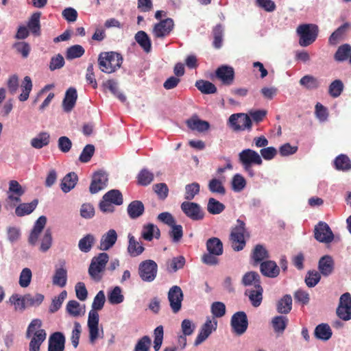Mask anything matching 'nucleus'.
Returning a JSON list of instances; mask_svg holds the SVG:
<instances>
[{
    "instance_id": "obj_15",
    "label": "nucleus",
    "mask_w": 351,
    "mask_h": 351,
    "mask_svg": "<svg viewBox=\"0 0 351 351\" xmlns=\"http://www.w3.org/2000/svg\"><path fill=\"white\" fill-rule=\"evenodd\" d=\"M183 298V293L180 287L175 285L170 288L168 292V300L170 307L174 313H177L180 311Z\"/></svg>"
},
{
    "instance_id": "obj_14",
    "label": "nucleus",
    "mask_w": 351,
    "mask_h": 351,
    "mask_svg": "<svg viewBox=\"0 0 351 351\" xmlns=\"http://www.w3.org/2000/svg\"><path fill=\"white\" fill-rule=\"evenodd\" d=\"M181 209L188 217L193 221H199L204 217V212L195 202H184L181 204Z\"/></svg>"
},
{
    "instance_id": "obj_20",
    "label": "nucleus",
    "mask_w": 351,
    "mask_h": 351,
    "mask_svg": "<svg viewBox=\"0 0 351 351\" xmlns=\"http://www.w3.org/2000/svg\"><path fill=\"white\" fill-rule=\"evenodd\" d=\"M260 269L262 274L269 278H276L280 274V268L273 261H265L261 263Z\"/></svg>"
},
{
    "instance_id": "obj_25",
    "label": "nucleus",
    "mask_w": 351,
    "mask_h": 351,
    "mask_svg": "<svg viewBox=\"0 0 351 351\" xmlns=\"http://www.w3.org/2000/svg\"><path fill=\"white\" fill-rule=\"evenodd\" d=\"M186 123L191 130H197L199 132L206 131L210 128V124L208 121L199 119L197 115H194L191 119L186 120Z\"/></svg>"
},
{
    "instance_id": "obj_24",
    "label": "nucleus",
    "mask_w": 351,
    "mask_h": 351,
    "mask_svg": "<svg viewBox=\"0 0 351 351\" xmlns=\"http://www.w3.org/2000/svg\"><path fill=\"white\" fill-rule=\"evenodd\" d=\"M77 98V90L75 88H69L65 93L62 101L63 108L65 112H70L74 108Z\"/></svg>"
},
{
    "instance_id": "obj_41",
    "label": "nucleus",
    "mask_w": 351,
    "mask_h": 351,
    "mask_svg": "<svg viewBox=\"0 0 351 351\" xmlns=\"http://www.w3.org/2000/svg\"><path fill=\"white\" fill-rule=\"evenodd\" d=\"M300 84L308 90H315L320 86V82L313 75H306L300 80Z\"/></svg>"
},
{
    "instance_id": "obj_46",
    "label": "nucleus",
    "mask_w": 351,
    "mask_h": 351,
    "mask_svg": "<svg viewBox=\"0 0 351 351\" xmlns=\"http://www.w3.org/2000/svg\"><path fill=\"white\" fill-rule=\"evenodd\" d=\"M335 167L337 170L348 171L351 169V161L345 154H340L334 160Z\"/></svg>"
},
{
    "instance_id": "obj_59",
    "label": "nucleus",
    "mask_w": 351,
    "mask_h": 351,
    "mask_svg": "<svg viewBox=\"0 0 351 351\" xmlns=\"http://www.w3.org/2000/svg\"><path fill=\"white\" fill-rule=\"evenodd\" d=\"M208 189L213 193H218L219 195H224L226 193V189L222 182L216 178L210 180Z\"/></svg>"
},
{
    "instance_id": "obj_17",
    "label": "nucleus",
    "mask_w": 351,
    "mask_h": 351,
    "mask_svg": "<svg viewBox=\"0 0 351 351\" xmlns=\"http://www.w3.org/2000/svg\"><path fill=\"white\" fill-rule=\"evenodd\" d=\"M215 76L223 85H231L234 80V69L228 65H222L215 71Z\"/></svg>"
},
{
    "instance_id": "obj_10",
    "label": "nucleus",
    "mask_w": 351,
    "mask_h": 351,
    "mask_svg": "<svg viewBox=\"0 0 351 351\" xmlns=\"http://www.w3.org/2000/svg\"><path fill=\"white\" fill-rule=\"evenodd\" d=\"M230 326L233 333L239 336L244 334L248 327L246 313L243 311L235 313L231 317Z\"/></svg>"
},
{
    "instance_id": "obj_3",
    "label": "nucleus",
    "mask_w": 351,
    "mask_h": 351,
    "mask_svg": "<svg viewBox=\"0 0 351 351\" xmlns=\"http://www.w3.org/2000/svg\"><path fill=\"white\" fill-rule=\"evenodd\" d=\"M41 324L40 319H35L31 322L27 327L26 337L29 338L31 334L33 333L29 344V351H40V346L46 339L47 333L44 329H40Z\"/></svg>"
},
{
    "instance_id": "obj_35",
    "label": "nucleus",
    "mask_w": 351,
    "mask_h": 351,
    "mask_svg": "<svg viewBox=\"0 0 351 351\" xmlns=\"http://www.w3.org/2000/svg\"><path fill=\"white\" fill-rule=\"evenodd\" d=\"M50 135L46 132H40L31 140V145L36 149H41L49 143Z\"/></svg>"
},
{
    "instance_id": "obj_8",
    "label": "nucleus",
    "mask_w": 351,
    "mask_h": 351,
    "mask_svg": "<svg viewBox=\"0 0 351 351\" xmlns=\"http://www.w3.org/2000/svg\"><path fill=\"white\" fill-rule=\"evenodd\" d=\"M229 123L234 131L251 130L252 123L249 115L245 113L232 114L229 118Z\"/></svg>"
},
{
    "instance_id": "obj_45",
    "label": "nucleus",
    "mask_w": 351,
    "mask_h": 351,
    "mask_svg": "<svg viewBox=\"0 0 351 351\" xmlns=\"http://www.w3.org/2000/svg\"><path fill=\"white\" fill-rule=\"evenodd\" d=\"M41 16V13L39 12H34L30 17L28 23L27 27L29 31L35 34L39 35L40 32V18Z\"/></svg>"
},
{
    "instance_id": "obj_23",
    "label": "nucleus",
    "mask_w": 351,
    "mask_h": 351,
    "mask_svg": "<svg viewBox=\"0 0 351 351\" xmlns=\"http://www.w3.org/2000/svg\"><path fill=\"white\" fill-rule=\"evenodd\" d=\"M263 289L261 285L245 291V295H248L249 300L254 307H258L261 305L263 300Z\"/></svg>"
},
{
    "instance_id": "obj_18",
    "label": "nucleus",
    "mask_w": 351,
    "mask_h": 351,
    "mask_svg": "<svg viewBox=\"0 0 351 351\" xmlns=\"http://www.w3.org/2000/svg\"><path fill=\"white\" fill-rule=\"evenodd\" d=\"M217 326V322H213L208 317L206 322L201 327L200 331L197 335L195 340V345L198 346L204 342L212 333L213 331L216 330Z\"/></svg>"
},
{
    "instance_id": "obj_9",
    "label": "nucleus",
    "mask_w": 351,
    "mask_h": 351,
    "mask_svg": "<svg viewBox=\"0 0 351 351\" xmlns=\"http://www.w3.org/2000/svg\"><path fill=\"white\" fill-rule=\"evenodd\" d=\"M158 265L152 260L142 261L138 266V274L142 280L152 282L156 277Z\"/></svg>"
},
{
    "instance_id": "obj_56",
    "label": "nucleus",
    "mask_w": 351,
    "mask_h": 351,
    "mask_svg": "<svg viewBox=\"0 0 351 351\" xmlns=\"http://www.w3.org/2000/svg\"><path fill=\"white\" fill-rule=\"evenodd\" d=\"M104 197L117 206L121 205L123 202L121 193L117 189L109 191L104 195Z\"/></svg>"
},
{
    "instance_id": "obj_11",
    "label": "nucleus",
    "mask_w": 351,
    "mask_h": 351,
    "mask_svg": "<svg viewBox=\"0 0 351 351\" xmlns=\"http://www.w3.org/2000/svg\"><path fill=\"white\" fill-rule=\"evenodd\" d=\"M314 237L320 243H330L334 240V234L326 222L319 221L314 228Z\"/></svg>"
},
{
    "instance_id": "obj_49",
    "label": "nucleus",
    "mask_w": 351,
    "mask_h": 351,
    "mask_svg": "<svg viewBox=\"0 0 351 351\" xmlns=\"http://www.w3.org/2000/svg\"><path fill=\"white\" fill-rule=\"evenodd\" d=\"M213 45L216 49H219L222 46L223 28L222 25L218 24L213 29Z\"/></svg>"
},
{
    "instance_id": "obj_57",
    "label": "nucleus",
    "mask_w": 351,
    "mask_h": 351,
    "mask_svg": "<svg viewBox=\"0 0 351 351\" xmlns=\"http://www.w3.org/2000/svg\"><path fill=\"white\" fill-rule=\"evenodd\" d=\"M44 298V295L41 293H36L34 295L30 293L25 295V300H26L27 307L39 306L43 302Z\"/></svg>"
},
{
    "instance_id": "obj_62",
    "label": "nucleus",
    "mask_w": 351,
    "mask_h": 351,
    "mask_svg": "<svg viewBox=\"0 0 351 351\" xmlns=\"http://www.w3.org/2000/svg\"><path fill=\"white\" fill-rule=\"evenodd\" d=\"M105 86L107 87L110 92L116 96L121 102L126 101V97L121 93L118 91V86L116 82L112 80H108L105 84Z\"/></svg>"
},
{
    "instance_id": "obj_7",
    "label": "nucleus",
    "mask_w": 351,
    "mask_h": 351,
    "mask_svg": "<svg viewBox=\"0 0 351 351\" xmlns=\"http://www.w3.org/2000/svg\"><path fill=\"white\" fill-rule=\"evenodd\" d=\"M239 161L243 169H247L253 165H261L263 160L259 154L251 149H245L239 154Z\"/></svg>"
},
{
    "instance_id": "obj_47",
    "label": "nucleus",
    "mask_w": 351,
    "mask_h": 351,
    "mask_svg": "<svg viewBox=\"0 0 351 351\" xmlns=\"http://www.w3.org/2000/svg\"><path fill=\"white\" fill-rule=\"evenodd\" d=\"M95 242V238L94 235L88 234L82 237L78 243L79 249L85 253L90 251L93 245Z\"/></svg>"
},
{
    "instance_id": "obj_43",
    "label": "nucleus",
    "mask_w": 351,
    "mask_h": 351,
    "mask_svg": "<svg viewBox=\"0 0 351 351\" xmlns=\"http://www.w3.org/2000/svg\"><path fill=\"white\" fill-rule=\"evenodd\" d=\"M242 284L244 286H255L261 285V278L259 274L256 271H249L244 274L242 278Z\"/></svg>"
},
{
    "instance_id": "obj_34",
    "label": "nucleus",
    "mask_w": 351,
    "mask_h": 351,
    "mask_svg": "<svg viewBox=\"0 0 351 351\" xmlns=\"http://www.w3.org/2000/svg\"><path fill=\"white\" fill-rule=\"evenodd\" d=\"M314 334L317 339L327 341L332 337V332L328 324H321L316 326Z\"/></svg>"
},
{
    "instance_id": "obj_26",
    "label": "nucleus",
    "mask_w": 351,
    "mask_h": 351,
    "mask_svg": "<svg viewBox=\"0 0 351 351\" xmlns=\"http://www.w3.org/2000/svg\"><path fill=\"white\" fill-rule=\"evenodd\" d=\"M128 252L132 257L141 255L145 250L142 243L136 240L135 237L132 234H128Z\"/></svg>"
},
{
    "instance_id": "obj_27",
    "label": "nucleus",
    "mask_w": 351,
    "mask_h": 351,
    "mask_svg": "<svg viewBox=\"0 0 351 351\" xmlns=\"http://www.w3.org/2000/svg\"><path fill=\"white\" fill-rule=\"evenodd\" d=\"M160 231L159 228L153 223H148L143 226L141 232V237L145 241H151L154 237L159 239Z\"/></svg>"
},
{
    "instance_id": "obj_48",
    "label": "nucleus",
    "mask_w": 351,
    "mask_h": 351,
    "mask_svg": "<svg viewBox=\"0 0 351 351\" xmlns=\"http://www.w3.org/2000/svg\"><path fill=\"white\" fill-rule=\"evenodd\" d=\"M225 205L217 201L213 197L208 199L207 204V210L212 215H218L222 213L225 209Z\"/></svg>"
},
{
    "instance_id": "obj_6",
    "label": "nucleus",
    "mask_w": 351,
    "mask_h": 351,
    "mask_svg": "<svg viewBox=\"0 0 351 351\" xmlns=\"http://www.w3.org/2000/svg\"><path fill=\"white\" fill-rule=\"evenodd\" d=\"M245 232L244 221L238 219L237 220V225L232 228L230 235V241L234 251H241L245 246L246 243L244 237Z\"/></svg>"
},
{
    "instance_id": "obj_39",
    "label": "nucleus",
    "mask_w": 351,
    "mask_h": 351,
    "mask_svg": "<svg viewBox=\"0 0 351 351\" xmlns=\"http://www.w3.org/2000/svg\"><path fill=\"white\" fill-rule=\"evenodd\" d=\"M67 282V271L64 267L56 269L53 276V285L60 287L66 286Z\"/></svg>"
},
{
    "instance_id": "obj_40",
    "label": "nucleus",
    "mask_w": 351,
    "mask_h": 351,
    "mask_svg": "<svg viewBox=\"0 0 351 351\" xmlns=\"http://www.w3.org/2000/svg\"><path fill=\"white\" fill-rule=\"evenodd\" d=\"M289 319L285 316L278 315L271 320V325L275 332L282 334L288 324Z\"/></svg>"
},
{
    "instance_id": "obj_19",
    "label": "nucleus",
    "mask_w": 351,
    "mask_h": 351,
    "mask_svg": "<svg viewBox=\"0 0 351 351\" xmlns=\"http://www.w3.org/2000/svg\"><path fill=\"white\" fill-rule=\"evenodd\" d=\"M65 337L60 332L53 333L49 339L48 351H64Z\"/></svg>"
},
{
    "instance_id": "obj_55",
    "label": "nucleus",
    "mask_w": 351,
    "mask_h": 351,
    "mask_svg": "<svg viewBox=\"0 0 351 351\" xmlns=\"http://www.w3.org/2000/svg\"><path fill=\"white\" fill-rule=\"evenodd\" d=\"M321 279V274L316 270H309L305 277V283L308 287L312 288L317 285Z\"/></svg>"
},
{
    "instance_id": "obj_5",
    "label": "nucleus",
    "mask_w": 351,
    "mask_h": 351,
    "mask_svg": "<svg viewBox=\"0 0 351 351\" xmlns=\"http://www.w3.org/2000/svg\"><path fill=\"white\" fill-rule=\"evenodd\" d=\"M300 36L299 44L302 47H307L316 39L318 34V27L314 24H303L297 28Z\"/></svg>"
},
{
    "instance_id": "obj_44",
    "label": "nucleus",
    "mask_w": 351,
    "mask_h": 351,
    "mask_svg": "<svg viewBox=\"0 0 351 351\" xmlns=\"http://www.w3.org/2000/svg\"><path fill=\"white\" fill-rule=\"evenodd\" d=\"M9 302L14 305L16 311H23L27 307L25 295L21 296L18 293L12 294L9 298Z\"/></svg>"
},
{
    "instance_id": "obj_64",
    "label": "nucleus",
    "mask_w": 351,
    "mask_h": 351,
    "mask_svg": "<svg viewBox=\"0 0 351 351\" xmlns=\"http://www.w3.org/2000/svg\"><path fill=\"white\" fill-rule=\"evenodd\" d=\"M150 345V338L147 335L143 336L137 341L134 351H149Z\"/></svg>"
},
{
    "instance_id": "obj_36",
    "label": "nucleus",
    "mask_w": 351,
    "mask_h": 351,
    "mask_svg": "<svg viewBox=\"0 0 351 351\" xmlns=\"http://www.w3.org/2000/svg\"><path fill=\"white\" fill-rule=\"evenodd\" d=\"M135 40L145 52L149 53L151 51V40L146 32L138 31L135 35Z\"/></svg>"
},
{
    "instance_id": "obj_37",
    "label": "nucleus",
    "mask_w": 351,
    "mask_h": 351,
    "mask_svg": "<svg viewBox=\"0 0 351 351\" xmlns=\"http://www.w3.org/2000/svg\"><path fill=\"white\" fill-rule=\"evenodd\" d=\"M267 258H269V253L266 248L263 245H256L252 254V258L254 264H258Z\"/></svg>"
},
{
    "instance_id": "obj_12",
    "label": "nucleus",
    "mask_w": 351,
    "mask_h": 351,
    "mask_svg": "<svg viewBox=\"0 0 351 351\" xmlns=\"http://www.w3.org/2000/svg\"><path fill=\"white\" fill-rule=\"evenodd\" d=\"M174 21L171 18L160 20L154 25L152 34L156 38L163 39L174 29Z\"/></svg>"
},
{
    "instance_id": "obj_63",
    "label": "nucleus",
    "mask_w": 351,
    "mask_h": 351,
    "mask_svg": "<svg viewBox=\"0 0 351 351\" xmlns=\"http://www.w3.org/2000/svg\"><path fill=\"white\" fill-rule=\"evenodd\" d=\"M94 152H95L94 145H90V144L86 145L84 147V149L79 157V160L82 162H88L90 160L92 156L94 154Z\"/></svg>"
},
{
    "instance_id": "obj_33",
    "label": "nucleus",
    "mask_w": 351,
    "mask_h": 351,
    "mask_svg": "<svg viewBox=\"0 0 351 351\" xmlns=\"http://www.w3.org/2000/svg\"><path fill=\"white\" fill-rule=\"evenodd\" d=\"M38 200L34 199L30 203L20 204L15 209V213L19 217H23L32 213L36 208Z\"/></svg>"
},
{
    "instance_id": "obj_22",
    "label": "nucleus",
    "mask_w": 351,
    "mask_h": 351,
    "mask_svg": "<svg viewBox=\"0 0 351 351\" xmlns=\"http://www.w3.org/2000/svg\"><path fill=\"white\" fill-rule=\"evenodd\" d=\"M117 234L114 229L109 230L101 238L99 249L103 251H107L110 249L117 240Z\"/></svg>"
},
{
    "instance_id": "obj_42",
    "label": "nucleus",
    "mask_w": 351,
    "mask_h": 351,
    "mask_svg": "<svg viewBox=\"0 0 351 351\" xmlns=\"http://www.w3.org/2000/svg\"><path fill=\"white\" fill-rule=\"evenodd\" d=\"M292 308V298L290 295H285L277 304V311L281 314L289 313Z\"/></svg>"
},
{
    "instance_id": "obj_52",
    "label": "nucleus",
    "mask_w": 351,
    "mask_h": 351,
    "mask_svg": "<svg viewBox=\"0 0 351 351\" xmlns=\"http://www.w3.org/2000/svg\"><path fill=\"white\" fill-rule=\"evenodd\" d=\"M21 86L23 92L19 96V99L21 101H25L27 100V99L29 98V93L32 88V80L29 76H26L24 77Z\"/></svg>"
},
{
    "instance_id": "obj_50",
    "label": "nucleus",
    "mask_w": 351,
    "mask_h": 351,
    "mask_svg": "<svg viewBox=\"0 0 351 351\" xmlns=\"http://www.w3.org/2000/svg\"><path fill=\"white\" fill-rule=\"evenodd\" d=\"M154 180V174L147 169H143L137 176L138 184L141 186L149 185Z\"/></svg>"
},
{
    "instance_id": "obj_28",
    "label": "nucleus",
    "mask_w": 351,
    "mask_h": 351,
    "mask_svg": "<svg viewBox=\"0 0 351 351\" xmlns=\"http://www.w3.org/2000/svg\"><path fill=\"white\" fill-rule=\"evenodd\" d=\"M78 180L77 175L75 172L67 173L62 180L60 188L64 193H68L77 184Z\"/></svg>"
},
{
    "instance_id": "obj_38",
    "label": "nucleus",
    "mask_w": 351,
    "mask_h": 351,
    "mask_svg": "<svg viewBox=\"0 0 351 351\" xmlns=\"http://www.w3.org/2000/svg\"><path fill=\"white\" fill-rule=\"evenodd\" d=\"M195 87L203 94H214L217 91V87L212 82L204 80H199L195 82Z\"/></svg>"
},
{
    "instance_id": "obj_1",
    "label": "nucleus",
    "mask_w": 351,
    "mask_h": 351,
    "mask_svg": "<svg viewBox=\"0 0 351 351\" xmlns=\"http://www.w3.org/2000/svg\"><path fill=\"white\" fill-rule=\"evenodd\" d=\"M106 298L104 292L99 291L95 295L93 304L92 310L88 313V328L89 331V340L94 343L99 337V314L97 311L102 309L105 304Z\"/></svg>"
},
{
    "instance_id": "obj_2",
    "label": "nucleus",
    "mask_w": 351,
    "mask_h": 351,
    "mask_svg": "<svg viewBox=\"0 0 351 351\" xmlns=\"http://www.w3.org/2000/svg\"><path fill=\"white\" fill-rule=\"evenodd\" d=\"M122 62V56L114 51L101 52L98 56L99 67L104 73L115 72L121 67Z\"/></svg>"
},
{
    "instance_id": "obj_32",
    "label": "nucleus",
    "mask_w": 351,
    "mask_h": 351,
    "mask_svg": "<svg viewBox=\"0 0 351 351\" xmlns=\"http://www.w3.org/2000/svg\"><path fill=\"white\" fill-rule=\"evenodd\" d=\"M206 249L208 252L220 256L223 254V243L219 238L212 237L206 241Z\"/></svg>"
},
{
    "instance_id": "obj_31",
    "label": "nucleus",
    "mask_w": 351,
    "mask_h": 351,
    "mask_svg": "<svg viewBox=\"0 0 351 351\" xmlns=\"http://www.w3.org/2000/svg\"><path fill=\"white\" fill-rule=\"evenodd\" d=\"M350 27V25L348 23H345L341 25L334 32L332 33L328 39L329 43L332 45H337L343 38Z\"/></svg>"
},
{
    "instance_id": "obj_21",
    "label": "nucleus",
    "mask_w": 351,
    "mask_h": 351,
    "mask_svg": "<svg viewBox=\"0 0 351 351\" xmlns=\"http://www.w3.org/2000/svg\"><path fill=\"white\" fill-rule=\"evenodd\" d=\"M335 263L332 258L329 255L322 256L318 263V269L320 274L328 276L334 271Z\"/></svg>"
},
{
    "instance_id": "obj_29",
    "label": "nucleus",
    "mask_w": 351,
    "mask_h": 351,
    "mask_svg": "<svg viewBox=\"0 0 351 351\" xmlns=\"http://www.w3.org/2000/svg\"><path fill=\"white\" fill-rule=\"evenodd\" d=\"M145 211V207L141 201L134 200L129 204L127 212L129 217L132 219H136L141 217Z\"/></svg>"
},
{
    "instance_id": "obj_53",
    "label": "nucleus",
    "mask_w": 351,
    "mask_h": 351,
    "mask_svg": "<svg viewBox=\"0 0 351 351\" xmlns=\"http://www.w3.org/2000/svg\"><path fill=\"white\" fill-rule=\"evenodd\" d=\"M85 53V50L82 46L75 45L69 47L66 52V58L67 60H73L82 57Z\"/></svg>"
},
{
    "instance_id": "obj_51",
    "label": "nucleus",
    "mask_w": 351,
    "mask_h": 351,
    "mask_svg": "<svg viewBox=\"0 0 351 351\" xmlns=\"http://www.w3.org/2000/svg\"><path fill=\"white\" fill-rule=\"evenodd\" d=\"M21 86L23 92L19 96V99L21 101H25L27 100V99L29 98V93L32 88V80L29 76H26L24 77Z\"/></svg>"
},
{
    "instance_id": "obj_54",
    "label": "nucleus",
    "mask_w": 351,
    "mask_h": 351,
    "mask_svg": "<svg viewBox=\"0 0 351 351\" xmlns=\"http://www.w3.org/2000/svg\"><path fill=\"white\" fill-rule=\"evenodd\" d=\"M343 84L340 80H335L328 87V94L333 98L338 97L343 90Z\"/></svg>"
},
{
    "instance_id": "obj_13",
    "label": "nucleus",
    "mask_w": 351,
    "mask_h": 351,
    "mask_svg": "<svg viewBox=\"0 0 351 351\" xmlns=\"http://www.w3.org/2000/svg\"><path fill=\"white\" fill-rule=\"evenodd\" d=\"M336 313L342 320L351 319V295L350 293L346 292L341 295Z\"/></svg>"
},
{
    "instance_id": "obj_61",
    "label": "nucleus",
    "mask_w": 351,
    "mask_h": 351,
    "mask_svg": "<svg viewBox=\"0 0 351 351\" xmlns=\"http://www.w3.org/2000/svg\"><path fill=\"white\" fill-rule=\"evenodd\" d=\"M200 186L197 182H193L186 185L185 186V197L187 200H192L195 196L199 193Z\"/></svg>"
},
{
    "instance_id": "obj_58",
    "label": "nucleus",
    "mask_w": 351,
    "mask_h": 351,
    "mask_svg": "<svg viewBox=\"0 0 351 351\" xmlns=\"http://www.w3.org/2000/svg\"><path fill=\"white\" fill-rule=\"evenodd\" d=\"M124 297L121 294V289L117 286L108 294V301L112 304H118L123 301Z\"/></svg>"
},
{
    "instance_id": "obj_30",
    "label": "nucleus",
    "mask_w": 351,
    "mask_h": 351,
    "mask_svg": "<svg viewBox=\"0 0 351 351\" xmlns=\"http://www.w3.org/2000/svg\"><path fill=\"white\" fill-rule=\"evenodd\" d=\"M334 59L337 62L348 60L351 64V46L349 44L339 46L334 55Z\"/></svg>"
},
{
    "instance_id": "obj_60",
    "label": "nucleus",
    "mask_w": 351,
    "mask_h": 351,
    "mask_svg": "<svg viewBox=\"0 0 351 351\" xmlns=\"http://www.w3.org/2000/svg\"><path fill=\"white\" fill-rule=\"evenodd\" d=\"M32 277V273L30 269L27 267L23 269L19 276V285L23 288L27 287L31 282Z\"/></svg>"
},
{
    "instance_id": "obj_16",
    "label": "nucleus",
    "mask_w": 351,
    "mask_h": 351,
    "mask_svg": "<svg viewBox=\"0 0 351 351\" xmlns=\"http://www.w3.org/2000/svg\"><path fill=\"white\" fill-rule=\"evenodd\" d=\"M108 178L106 173L102 171L95 172L92 177L89 187L90 193L95 194L107 186Z\"/></svg>"
},
{
    "instance_id": "obj_4",
    "label": "nucleus",
    "mask_w": 351,
    "mask_h": 351,
    "mask_svg": "<svg viewBox=\"0 0 351 351\" xmlns=\"http://www.w3.org/2000/svg\"><path fill=\"white\" fill-rule=\"evenodd\" d=\"M108 260L109 256L106 252L100 253L93 258L88 268V274L94 280L99 282L101 280V274L104 271Z\"/></svg>"
}]
</instances>
